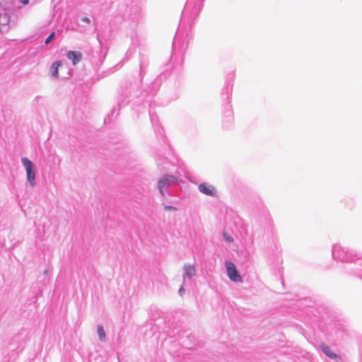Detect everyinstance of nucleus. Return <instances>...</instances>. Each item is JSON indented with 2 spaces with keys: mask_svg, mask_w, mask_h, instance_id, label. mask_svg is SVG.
I'll return each mask as SVG.
<instances>
[{
  "mask_svg": "<svg viewBox=\"0 0 362 362\" xmlns=\"http://www.w3.org/2000/svg\"><path fill=\"white\" fill-rule=\"evenodd\" d=\"M234 79L235 74L233 72L228 74L226 77L224 87L221 91V98L226 103L223 109L224 119L223 122L226 128H228L233 122L232 107L228 100L232 94Z\"/></svg>",
  "mask_w": 362,
  "mask_h": 362,
  "instance_id": "f257e3e1",
  "label": "nucleus"
},
{
  "mask_svg": "<svg viewBox=\"0 0 362 362\" xmlns=\"http://www.w3.org/2000/svg\"><path fill=\"white\" fill-rule=\"evenodd\" d=\"M332 257L341 262H351L362 259V253L335 244L332 247Z\"/></svg>",
  "mask_w": 362,
  "mask_h": 362,
  "instance_id": "f03ea898",
  "label": "nucleus"
},
{
  "mask_svg": "<svg viewBox=\"0 0 362 362\" xmlns=\"http://www.w3.org/2000/svg\"><path fill=\"white\" fill-rule=\"evenodd\" d=\"M202 8V3L200 1L193 2L192 0H187L181 16V23L185 21L190 25L196 19Z\"/></svg>",
  "mask_w": 362,
  "mask_h": 362,
  "instance_id": "7ed1b4c3",
  "label": "nucleus"
},
{
  "mask_svg": "<svg viewBox=\"0 0 362 362\" xmlns=\"http://www.w3.org/2000/svg\"><path fill=\"white\" fill-rule=\"evenodd\" d=\"M21 163L25 168L28 182L31 187H34L36 185L35 165L25 157L21 158Z\"/></svg>",
  "mask_w": 362,
  "mask_h": 362,
  "instance_id": "20e7f679",
  "label": "nucleus"
},
{
  "mask_svg": "<svg viewBox=\"0 0 362 362\" xmlns=\"http://www.w3.org/2000/svg\"><path fill=\"white\" fill-rule=\"evenodd\" d=\"M177 181V179L175 176L165 175L162 177L158 182V188L160 194L163 197H165V191L171 186L175 184Z\"/></svg>",
  "mask_w": 362,
  "mask_h": 362,
  "instance_id": "39448f33",
  "label": "nucleus"
},
{
  "mask_svg": "<svg viewBox=\"0 0 362 362\" xmlns=\"http://www.w3.org/2000/svg\"><path fill=\"white\" fill-rule=\"evenodd\" d=\"M226 269L227 273L229 279L234 282H239L242 281V278L235 267V265L233 262H227L226 263Z\"/></svg>",
  "mask_w": 362,
  "mask_h": 362,
  "instance_id": "423d86ee",
  "label": "nucleus"
},
{
  "mask_svg": "<svg viewBox=\"0 0 362 362\" xmlns=\"http://www.w3.org/2000/svg\"><path fill=\"white\" fill-rule=\"evenodd\" d=\"M148 59L147 56L144 54H139V76L142 80L144 76L146 74L147 68L148 66Z\"/></svg>",
  "mask_w": 362,
  "mask_h": 362,
  "instance_id": "0eeeda50",
  "label": "nucleus"
},
{
  "mask_svg": "<svg viewBox=\"0 0 362 362\" xmlns=\"http://www.w3.org/2000/svg\"><path fill=\"white\" fill-rule=\"evenodd\" d=\"M198 189L199 192L204 194L211 197H215L216 195V190L215 187L207 182L201 183L199 185Z\"/></svg>",
  "mask_w": 362,
  "mask_h": 362,
  "instance_id": "6e6552de",
  "label": "nucleus"
},
{
  "mask_svg": "<svg viewBox=\"0 0 362 362\" xmlns=\"http://www.w3.org/2000/svg\"><path fill=\"white\" fill-rule=\"evenodd\" d=\"M195 268L194 265L185 264L183 267V284H186L187 281H190L193 276L195 275Z\"/></svg>",
  "mask_w": 362,
  "mask_h": 362,
  "instance_id": "1a4fd4ad",
  "label": "nucleus"
},
{
  "mask_svg": "<svg viewBox=\"0 0 362 362\" xmlns=\"http://www.w3.org/2000/svg\"><path fill=\"white\" fill-rule=\"evenodd\" d=\"M66 57L71 60L74 65L77 64L79 62L81 61L83 54L79 51H69L66 53Z\"/></svg>",
  "mask_w": 362,
  "mask_h": 362,
  "instance_id": "9d476101",
  "label": "nucleus"
},
{
  "mask_svg": "<svg viewBox=\"0 0 362 362\" xmlns=\"http://www.w3.org/2000/svg\"><path fill=\"white\" fill-rule=\"evenodd\" d=\"M149 117L150 120L151 122L152 125L156 128L157 126V130L159 134H162L163 128L159 126L158 116L156 113H153L152 111V103H149Z\"/></svg>",
  "mask_w": 362,
  "mask_h": 362,
  "instance_id": "9b49d317",
  "label": "nucleus"
},
{
  "mask_svg": "<svg viewBox=\"0 0 362 362\" xmlns=\"http://www.w3.org/2000/svg\"><path fill=\"white\" fill-rule=\"evenodd\" d=\"M320 351L324 353L327 357H329L331 359L337 361V359L339 358V356L333 352L330 347L325 344V343H322L320 346Z\"/></svg>",
  "mask_w": 362,
  "mask_h": 362,
  "instance_id": "f8f14e48",
  "label": "nucleus"
},
{
  "mask_svg": "<svg viewBox=\"0 0 362 362\" xmlns=\"http://www.w3.org/2000/svg\"><path fill=\"white\" fill-rule=\"evenodd\" d=\"M62 66V62L57 60L54 62L49 68V74L53 78H58L59 76V67Z\"/></svg>",
  "mask_w": 362,
  "mask_h": 362,
  "instance_id": "ddd939ff",
  "label": "nucleus"
},
{
  "mask_svg": "<svg viewBox=\"0 0 362 362\" xmlns=\"http://www.w3.org/2000/svg\"><path fill=\"white\" fill-rule=\"evenodd\" d=\"M9 20V12L4 8L0 6V24L6 25L8 23Z\"/></svg>",
  "mask_w": 362,
  "mask_h": 362,
  "instance_id": "4468645a",
  "label": "nucleus"
},
{
  "mask_svg": "<svg viewBox=\"0 0 362 362\" xmlns=\"http://www.w3.org/2000/svg\"><path fill=\"white\" fill-rule=\"evenodd\" d=\"M97 332H98V335L99 340L100 341H105V339H106L105 332V329H104V328H103V327L102 325H98V326Z\"/></svg>",
  "mask_w": 362,
  "mask_h": 362,
  "instance_id": "2eb2a0df",
  "label": "nucleus"
},
{
  "mask_svg": "<svg viewBox=\"0 0 362 362\" xmlns=\"http://www.w3.org/2000/svg\"><path fill=\"white\" fill-rule=\"evenodd\" d=\"M159 87H160V85H159V82L158 81H153L151 84V86H150V92H149V95H154L156 92L158 91V90L159 89Z\"/></svg>",
  "mask_w": 362,
  "mask_h": 362,
  "instance_id": "dca6fc26",
  "label": "nucleus"
},
{
  "mask_svg": "<svg viewBox=\"0 0 362 362\" xmlns=\"http://www.w3.org/2000/svg\"><path fill=\"white\" fill-rule=\"evenodd\" d=\"M56 37L55 32H52L49 36L45 39V44L49 45Z\"/></svg>",
  "mask_w": 362,
  "mask_h": 362,
  "instance_id": "f3484780",
  "label": "nucleus"
},
{
  "mask_svg": "<svg viewBox=\"0 0 362 362\" xmlns=\"http://www.w3.org/2000/svg\"><path fill=\"white\" fill-rule=\"evenodd\" d=\"M223 235L226 242H228V243L233 242V238L231 235H230L229 234H228L227 233L224 232L223 233Z\"/></svg>",
  "mask_w": 362,
  "mask_h": 362,
  "instance_id": "a211bd4d",
  "label": "nucleus"
},
{
  "mask_svg": "<svg viewBox=\"0 0 362 362\" xmlns=\"http://www.w3.org/2000/svg\"><path fill=\"white\" fill-rule=\"evenodd\" d=\"M164 210L165 211H175V210H177V208L173 206L166 205L164 206Z\"/></svg>",
  "mask_w": 362,
  "mask_h": 362,
  "instance_id": "6ab92c4d",
  "label": "nucleus"
},
{
  "mask_svg": "<svg viewBox=\"0 0 362 362\" xmlns=\"http://www.w3.org/2000/svg\"><path fill=\"white\" fill-rule=\"evenodd\" d=\"M81 21L82 22H84V23H90V20L88 17H82L81 18Z\"/></svg>",
  "mask_w": 362,
  "mask_h": 362,
  "instance_id": "aec40b11",
  "label": "nucleus"
},
{
  "mask_svg": "<svg viewBox=\"0 0 362 362\" xmlns=\"http://www.w3.org/2000/svg\"><path fill=\"white\" fill-rule=\"evenodd\" d=\"M185 288L183 287V286H182L180 288H179V291H178V293L180 295V296H182L183 293H185Z\"/></svg>",
  "mask_w": 362,
  "mask_h": 362,
  "instance_id": "412c9836",
  "label": "nucleus"
},
{
  "mask_svg": "<svg viewBox=\"0 0 362 362\" xmlns=\"http://www.w3.org/2000/svg\"><path fill=\"white\" fill-rule=\"evenodd\" d=\"M175 44H176V42H175V39L173 40V45H172V48H173V51L175 52Z\"/></svg>",
  "mask_w": 362,
  "mask_h": 362,
  "instance_id": "4be33fe9",
  "label": "nucleus"
},
{
  "mask_svg": "<svg viewBox=\"0 0 362 362\" xmlns=\"http://www.w3.org/2000/svg\"><path fill=\"white\" fill-rule=\"evenodd\" d=\"M115 112V109H113V110H112V112H111V117H112V116H113V115H114ZM110 115H109L107 116L108 119L110 118Z\"/></svg>",
  "mask_w": 362,
  "mask_h": 362,
  "instance_id": "5701e85b",
  "label": "nucleus"
},
{
  "mask_svg": "<svg viewBox=\"0 0 362 362\" xmlns=\"http://www.w3.org/2000/svg\"><path fill=\"white\" fill-rule=\"evenodd\" d=\"M132 54V52L131 51V49H129L127 52H126V56L127 55H131Z\"/></svg>",
  "mask_w": 362,
  "mask_h": 362,
  "instance_id": "b1692460",
  "label": "nucleus"
},
{
  "mask_svg": "<svg viewBox=\"0 0 362 362\" xmlns=\"http://www.w3.org/2000/svg\"><path fill=\"white\" fill-rule=\"evenodd\" d=\"M28 1H29V0H24V1H22V3L23 4H28Z\"/></svg>",
  "mask_w": 362,
  "mask_h": 362,
  "instance_id": "393cba45",
  "label": "nucleus"
},
{
  "mask_svg": "<svg viewBox=\"0 0 362 362\" xmlns=\"http://www.w3.org/2000/svg\"><path fill=\"white\" fill-rule=\"evenodd\" d=\"M360 354H361V362H362V347L360 349Z\"/></svg>",
  "mask_w": 362,
  "mask_h": 362,
  "instance_id": "a878e982",
  "label": "nucleus"
},
{
  "mask_svg": "<svg viewBox=\"0 0 362 362\" xmlns=\"http://www.w3.org/2000/svg\"><path fill=\"white\" fill-rule=\"evenodd\" d=\"M118 105H119V107H121V106H123L124 105H123L120 101H119V102H118Z\"/></svg>",
  "mask_w": 362,
  "mask_h": 362,
  "instance_id": "bb28decb",
  "label": "nucleus"
},
{
  "mask_svg": "<svg viewBox=\"0 0 362 362\" xmlns=\"http://www.w3.org/2000/svg\"><path fill=\"white\" fill-rule=\"evenodd\" d=\"M97 38H98V40L99 43H100V44H101V41H100V39L99 35H98Z\"/></svg>",
  "mask_w": 362,
  "mask_h": 362,
  "instance_id": "cd10ccee",
  "label": "nucleus"
},
{
  "mask_svg": "<svg viewBox=\"0 0 362 362\" xmlns=\"http://www.w3.org/2000/svg\"><path fill=\"white\" fill-rule=\"evenodd\" d=\"M178 35V33L175 34V38H177V36Z\"/></svg>",
  "mask_w": 362,
  "mask_h": 362,
  "instance_id": "c85d7f7f",
  "label": "nucleus"
},
{
  "mask_svg": "<svg viewBox=\"0 0 362 362\" xmlns=\"http://www.w3.org/2000/svg\"><path fill=\"white\" fill-rule=\"evenodd\" d=\"M178 35V33L175 34V38H177V36Z\"/></svg>",
  "mask_w": 362,
  "mask_h": 362,
  "instance_id": "c756f323",
  "label": "nucleus"
},
{
  "mask_svg": "<svg viewBox=\"0 0 362 362\" xmlns=\"http://www.w3.org/2000/svg\"><path fill=\"white\" fill-rule=\"evenodd\" d=\"M178 35V33L175 34V38H177V36Z\"/></svg>",
  "mask_w": 362,
  "mask_h": 362,
  "instance_id": "7c9ffc66",
  "label": "nucleus"
}]
</instances>
